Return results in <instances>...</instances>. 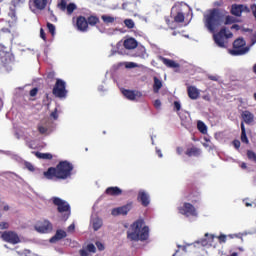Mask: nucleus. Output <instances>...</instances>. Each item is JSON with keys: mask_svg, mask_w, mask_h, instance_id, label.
Masks as SVG:
<instances>
[{"mask_svg": "<svg viewBox=\"0 0 256 256\" xmlns=\"http://www.w3.org/2000/svg\"><path fill=\"white\" fill-rule=\"evenodd\" d=\"M76 27L78 31H82L83 33H85V31L89 29L87 18H85V16H78L76 18Z\"/></svg>", "mask_w": 256, "mask_h": 256, "instance_id": "16", "label": "nucleus"}, {"mask_svg": "<svg viewBox=\"0 0 256 256\" xmlns=\"http://www.w3.org/2000/svg\"><path fill=\"white\" fill-rule=\"evenodd\" d=\"M92 227L94 231H99L103 227V220L99 217H96L92 220Z\"/></svg>", "mask_w": 256, "mask_h": 256, "instance_id": "29", "label": "nucleus"}, {"mask_svg": "<svg viewBox=\"0 0 256 256\" xmlns=\"http://www.w3.org/2000/svg\"><path fill=\"white\" fill-rule=\"evenodd\" d=\"M231 38H233V33L227 30V27H222L218 33L213 35L214 43L222 49L227 47V39Z\"/></svg>", "mask_w": 256, "mask_h": 256, "instance_id": "5", "label": "nucleus"}, {"mask_svg": "<svg viewBox=\"0 0 256 256\" xmlns=\"http://www.w3.org/2000/svg\"><path fill=\"white\" fill-rule=\"evenodd\" d=\"M197 129L198 131H200V133H202L203 135H205L207 133V125H205L203 123V121H198L197 123Z\"/></svg>", "mask_w": 256, "mask_h": 256, "instance_id": "31", "label": "nucleus"}, {"mask_svg": "<svg viewBox=\"0 0 256 256\" xmlns=\"http://www.w3.org/2000/svg\"><path fill=\"white\" fill-rule=\"evenodd\" d=\"M65 237H67V232L57 230L55 235L50 239V243H57V241H61V239H65Z\"/></svg>", "mask_w": 256, "mask_h": 256, "instance_id": "22", "label": "nucleus"}, {"mask_svg": "<svg viewBox=\"0 0 256 256\" xmlns=\"http://www.w3.org/2000/svg\"><path fill=\"white\" fill-rule=\"evenodd\" d=\"M86 249L89 253H95V251H97V248H95L94 244H88Z\"/></svg>", "mask_w": 256, "mask_h": 256, "instance_id": "41", "label": "nucleus"}, {"mask_svg": "<svg viewBox=\"0 0 256 256\" xmlns=\"http://www.w3.org/2000/svg\"><path fill=\"white\" fill-rule=\"evenodd\" d=\"M155 109H161V100L157 99L154 101Z\"/></svg>", "mask_w": 256, "mask_h": 256, "instance_id": "50", "label": "nucleus"}, {"mask_svg": "<svg viewBox=\"0 0 256 256\" xmlns=\"http://www.w3.org/2000/svg\"><path fill=\"white\" fill-rule=\"evenodd\" d=\"M9 227V223L7 222H1L0 223V229L3 230V229H7Z\"/></svg>", "mask_w": 256, "mask_h": 256, "instance_id": "51", "label": "nucleus"}, {"mask_svg": "<svg viewBox=\"0 0 256 256\" xmlns=\"http://www.w3.org/2000/svg\"><path fill=\"white\" fill-rule=\"evenodd\" d=\"M57 7L58 9H60V11H63L64 13H66V15H73V12L77 11V4L75 3L67 4V0H61L57 4Z\"/></svg>", "mask_w": 256, "mask_h": 256, "instance_id": "10", "label": "nucleus"}, {"mask_svg": "<svg viewBox=\"0 0 256 256\" xmlns=\"http://www.w3.org/2000/svg\"><path fill=\"white\" fill-rule=\"evenodd\" d=\"M68 231H75V224H71V225L68 227Z\"/></svg>", "mask_w": 256, "mask_h": 256, "instance_id": "55", "label": "nucleus"}, {"mask_svg": "<svg viewBox=\"0 0 256 256\" xmlns=\"http://www.w3.org/2000/svg\"><path fill=\"white\" fill-rule=\"evenodd\" d=\"M230 12L232 15H235V17H241V14L243 13V5H232Z\"/></svg>", "mask_w": 256, "mask_h": 256, "instance_id": "24", "label": "nucleus"}, {"mask_svg": "<svg viewBox=\"0 0 256 256\" xmlns=\"http://www.w3.org/2000/svg\"><path fill=\"white\" fill-rule=\"evenodd\" d=\"M35 155L38 159H45L48 161H51V159H53V154H51V153L35 152Z\"/></svg>", "mask_w": 256, "mask_h": 256, "instance_id": "30", "label": "nucleus"}, {"mask_svg": "<svg viewBox=\"0 0 256 256\" xmlns=\"http://www.w3.org/2000/svg\"><path fill=\"white\" fill-rule=\"evenodd\" d=\"M131 209H133V202H128L123 206L114 208L112 210V215H114V217H117V215H127Z\"/></svg>", "mask_w": 256, "mask_h": 256, "instance_id": "13", "label": "nucleus"}, {"mask_svg": "<svg viewBox=\"0 0 256 256\" xmlns=\"http://www.w3.org/2000/svg\"><path fill=\"white\" fill-rule=\"evenodd\" d=\"M232 145H233V147H235V149H240V147H241V141H239V140H233Z\"/></svg>", "mask_w": 256, "mask_h": 256, "instance_id": "42", "label": "nucleus"}, {"mask_svg": "<svg viewBox=\"0 0 256 256\" xmlns=\"http://www.w3.org/2000/svg\"><path fill=\"white\" fill-rule=\"evenodd\" d=\"M241 117L246 125H251V123L255 121V115H253L249 110L243 111Z\"/></svg>", "mask_w": 256, "mask_h": 256, "instance_id": "20", "label": "nucleus"}, {"mask_svg": "<svg viewBox=\"0 0 256 256\" xmlns=\"http://www.w3.org/2000/svg\"><path fill=\"white\" fill-rule=\"evenodd\" d=\"M178 211L180 215L185 217H197V209L189 202H185L183 206L178 207Z\"/></svg>", "mask_w": 256, "mask_h": 256, "instance_id": "8", "label": "nucleus"}, {"mask_svg": "<svg viewBox=\"0 0 256 256\" xmlns=\"http://www.w3.org/2000/svg\"><path fill=\"white\" fill-rule=\"evenodd\" d=\"M254 99H255V101H256V92L254 93Z\"/></svg>", "mask_w": 256, "mask_h": 256, "instance_id": "63", "label": "nucleus"}, {"mask_svg": "<svg viewBox=\"0 0 256 256\" xmlns=\"http://www.w3.org/2000/svg\"><path fill=\"white\" fill-rule=\"evenodd\" d=\"M47 79H50L51 81H53V79H55V72L53 71L48 72Z\"/></svg>", "mask_w": 256, "mask_h": 256, "instance_id": "48", "label": "nucleus"}, {"mask_svg": "<svg viewBox=\"0 0 256 256\" xmlns=\"http://www.w3.org/2000/svg\"><path fill=\"white\" fill-rule=\"evenodd\" d=\"M52 93L58 99H65L67 97V83L61 79H56V83L53 87Z\"/></svg>", "mask_w": 256, "mask_h": 256, "instance_id": "7", "label": "nucleus"}, {"mask_svg": "<svg viewBox=\"0 0 256 256\" xmlns=\"http://www.w3.org/2000/svg\"><path fill=\"white\" fill-rule=\"evenodd\" d=\"M137 201L141 203L142 207H149V204L151 203L149 194L145 190H140L138 192Z\"/></svg>", "mask_w": 256, "mask_h": 256, "instance_id": "15", "label": "nucleus"}, {"mask_svg": "<svg viewBox=\"0 0 256 256\" xmlns=\"http://www.w3.org/2000/svg\"><path fill=\"white\" fill-rule=\"evenodd\" d=\"M24 166L28 169V171H31L32 173L35 171V166H33L31 162L24 163Z\"/></svg>", "mask_w": 256, "mask_h": 256, "instance_id": "40", "label": "nucleus"}, {"mask_svg": "<svg viewBox=\"0 0 256 256\" xmlns=\"http://www.w3.org/2000/svg\"><path fill=\"white\" fill-rule=\"evenodd\" d=\"M241 169H247V164L245 162H243L241 165H240Z\"/></svg>", "mask_w": 256, "mask_h": 256, "instance_id": "58", "label": "nucleus"}, {"mask_svg": "<svg viewBox=\"0 0 256 256\" xmlns=\"http://www.w3.org/2000/svg\"><path fill=\"white\" fill-rule=\"evenodd\" d=\"M40 37L43 39V41H47V36L45 34V30L43 28L40 29Z\"/></svg>", "mask_w": 256, "mask_h": 256, "instance_id": "46", "label": "nucleus"}, {"mask_svg": "<svg viewBox=\"0 0 256 256\" xmlns=\"http://www.w3.org/2000/svg\"><path fill=\"white\" fill-rule=\"evenodd\" d=\"M175 23H183L185 21V14L183 12H178L174 17Z\"/></svg>", "mask_w": 256, "mask_h": 256, "instance_id": "32", "label": "nucleus"}, {"mask_svg": "<svg viewBox=\"0 0 256 256\" xmlns=\"http://www.w3.org/2000/svg\"><path fill=\"white\" fill-rule=\"evenodd\" d=\"M247 157L250 161H253L254 163H256V153L253 152V150L247 151Z\"/></svg>", "mask_w": 256, "mask_h": 256, "instance_id": "35", "label": "nucleus"}, {"mask_svg": "<svg viewBox=\"0 0 256 256\" xmlns=\"http://www.w3.org/2000/svg\"><path fill=\"white\" fill-rule=\"evenodd\" d=\"M187 191L189 194L186 196V199H188V201H191V203H193V205H195V203H199V201H201V193H199V191H197V189L195 188V186L193 184L187 185Z\"/></svg>", "mask_w": 256, "mask_h": 256, "instance_id": "9", "label": "nucleus"}, {"mask_svg": "<svg viewBox=\"0 0 256 256\" xmlns=\"http://www.w3.org/2000/svg\"><path fill=\"white\" fill-rule=\"evenodd\" d=\"M149 231V226L145 225V220L140 218L130 225V231H127V239L129 241H147Z\"/></svg>", "mask_w": 256, "mask_h": 256, "instance_id": "2", "label": "nucleus"}, {"mask_svg": "<svg viewBox=\"0 0 256 256\" xmlns=\"http://www.w3.org/2000/svg\"><path fill=\"white\" fill-rule=\"evenodd\" d=\"M38 131L40 135H45L49 131V128L45 126L38 125Z\"/></svg>", "mask_w": 256, "mask_h": 256, "instance_id": "39", "label": "nucleus"}, {"mask_svg": "<svg viewBox=\"0 0 256 256\" xmlns=\"http://www.w3.org/2000/svg\"><path fill=\"white\" fill-rule=\"evenodd\" d=\"M138 42L135 40V38H128L124 41V47L125 49H137Z\"/></svg>", "mask_w": 256, "mask_h": 256, "instance_id": "23", "label": "nucleus"}, {"mask_svg": "<svg viewBox=\"0 0 256 256\" xmlns=\"http://www.w3.org/2000/svg\"><path fill=\"white\" fill-rule=\"evenodd\" d=\"M156 153H157L158 157H163V153H161V150H156Z\"/></svg>", "mask_w": 256, "mask_h": 256, "instance_id": "59", "label": "nucleus"}, {"mask_svg": "<svg viewBox=\"0 0 256 256\" xmlns=\"http://www.w3.org/2000/svg\"><path fill=\"white\" fill-rule=\"evenodd\" d=\"M34 229L38 233H51L53 231V224L49 220L39 221L34 226Z\"/></svg>", "mask_w": 256, "mask_h": 256, "instance_id": "11", "label": "nucleus"}, {"mask_svg": "<svg viewBox=\"0 0 256 256\" xmlns=\"http://www.w3.org/2000/svg\"><path fill=\"white\" fill-rule=\"evenodd\" d=\"M37 93H39V89L33 88L32 90H30V97H36Z\"/></svg>", "mask_w": 256, "mask_h": 256, "instance_id": "45", "label": "nucleus"}, {"mask_svg": "<svg viewBox=\"0 0 256 256\" xmlns=\"http://www.w3.org/2000/svg\"><path fill=\"white\" fill-rule=\"evenodd\" d=\"M4 211H9V205L4 206Z\"/></svg>", "mask_w": 256, "mask_h": 256, "instance_id": "60", "label": "nucleus"}, {"mask_svg": "<svg viewBox=\"0 0 256 256\" xmlns=\"http://www.w3.org/2000/svg\"><path fill=\"white\" fill-rule=\"evenodd\" d=\"M158 59L163 63V65H165L169 69H179L180 67L179 63L175 62L172 59L165 58L163 56H158Z\"/></svg>", "mask_w": 256, "mask_h": 256, "instance_id": "17", "label": "nucleus"}, {"mask_svg": "<svg viewBox=\"0 0 256 256\" xmlns=\"http://www.w3.org/2000/svg\"><path fill=\"white\" fill-rule=\"evenodd\" d=\"M124 25L128 29H133V27H135V22L132 19H126V20H124Z\"/></svg>", "mask_w": 256, "mask_h": 256, "instance_id": "36", "label": "nucleus"}, {"mask_svg": "<svg viewBox=\"0 0 256 256\" xmlns=\"http://www.w3.org/2000/svg\"><path fill=\"white\" fill-rule=\"evenodd\" d=\"M3 241L6 243H11L12 245H17V243L21 242L19 235L13 231H5L1 235Z\"/></svg>", "mask_w": 256, "mask_h": 256, "instance_id": "12", "label": "nucleus"}, {"mask_svg": "<svg viewBox=\"0 0 256 256\" xmlns=\"http://www.w3.org/2000/svg\"><path fill=\"white\" fill-rule=\"evenodd\" d=\"M231 29H235V31H239V29H241V26H239V24H233L231 26Z\"/></svg>", "mask_w": 256, "mask_h": 256, "instance_id": "53", "label": "nucleus"}, {"mask_svg": "<svg viewBox=\"0 0 256 256\" xmlns=\"http://www.w3.org/2000/svg\"><path fill=\"white\" fill-rule=\"evenodd\" d=\"M176 151H177L178 155H181V153H183V149L181 147H178L176 149Z\"/></svg>", "mask_w": 256, "mask_h": 256, "instance_id": "57", "label": "nucleus"}, {"mask_svg": "<svg viewBox=\"0 0 256 256\" xmlns=\"http://www.w3.org/2000/svg\"><path fill=\"white\" fill-rule=\"evenodd\" d=\"M50 117H53V119L56 121V119H59V114H57V108L50 114Z\"/></svg>", "mask_w": 256, "mask_h": 256, "instance_id": "47", "label": "nucleus"}, {"mask_svg": "<svg viewBox=\"0 0 256 256\" xmlns=\"http://www.w3.org/2000/svg\"><path fill=\"white\" fill-rule=\"evenodd\" d=\"M96 247L98 251H105V245H103L101 242H96Z\"/></svg>", "mask_w": 256, "mask_h": 256, "instance_id": "44", "label": "nucleus"}, {"mask_svg": "<svg viewBox=\"0 0 256 256\" xmlns=\"http://www.w3.org/2000/svg\"><path fill=\"white\" fill-rule=\"evenodd\" d=\"M122 94L126 99H129V101H135L136 99H141L143 97V93L137 91V90H127L124 89L122 91Z\"/></svg>", "mask_w": 256, "mask_h": 256, "instance_id": "14", "label": "nucleus"}, {"mask_svg": "<svg viewBox=\"0 0 256 256\" xmlns=\"http://www.w3.org/2000/svg\"><path fill=\"white\" fill-rule=\"evenodd\" d=\"M241 141L242 143H245L246 145H249V138H247V132L245 130V124L241 122Z\"/></svg>", "mask_w": 256, "mask_h": 256, "instance_id": "28", "label": "nucleus"}, {"mask_svg": "<svg viewBox=\"0 0 256 256\" xmlns=\"http://www.w3.org/2000/svg\"><path fill=\"white\" fill-rule=\"evenodd\" d=\"M47 29H48L49 33L52 35V37H54L55 26L53 24H51V22H47Z\"/></svg>", "mask_w": 256, "mask_h": 256, "instance_id": "38", "label": "nucleus"}, {"mask_svg": "<svg viewBox=\"0 0 256 256\" xmlns=\"http://www.w3.org/2000/svg\"><path fill=\"white\" fill-rule=\"evenodd\" d=\"M208 79H210V81H219V78L213 75L208 76Z\"/></svg>", "mask_w": 256, "mask_h": 256, "instance_id": "54", "label": "nucleus"}, {"mask_svg": "<svg viewBox=\"0 0 256 256\" xmlns=\"http://www.w3.org/2000/svg\"><path fill=\"white\" fill-rule=\"evenodd\" d=\"M80 256H89V251L85 249L80 250Z\"/></svg>", "mask_w": 256, "mask_h": 256, "instance_id": "52", "label": "nucleus"}, {"mask_svg": "<svg viewBox=\"0 0 256 256\" xmlns=\"http://www.w3.org/2000/svg\"><path fill=\"white\" fill-rule=\"evenodd\" d=\"M1 31H2L3 33H11V31H9L8 28H1Z\"/></svg>", "mask_w": 256, "mask_h": 256, "instance_id": "56", "label": "nucleus"}, {"mask_svg": "<svg viewBox=\"0 0 256 256\" xmlns=\"http://www.w3.org/2000/svg\"><path fill=\"white\" fill-rule=\"evenodd\" d=\"M218 240H219V243H226L227 241V236L225 234H221L219 237H218Z\"/></svg>", "mask_w": 256, "mask_h": 256, "instance_id": "43", "label": "nucleus"}, {"mask_svg": "<svg viewBox=\"0 0 256 256\" xmlns=\"http://www.w3.org/2000/svg\"><path fill=\"white\" fill-rule=\"evenodd\" d=\"M101 19L106 25H109V23H115V18L113 16L109 15H102Z\"/></svg>", "mask_w": 256, "mask_h": 256, "instance_id": "33", "label": "nucleus"}, {"mask_svg": "<svg viewBox=\"0 0 256 256\" xmlns=\"http://www.w3.org/2000/svg\"><path fill=\"white\" fill-rule=\"evenodd\" d=\"M130 67H135V63L131 62Z\"/></svg>", "mask_w": 256, "mask_h": 256, "instance_id": "61", "label": "nucleus"}, {"mask_svg": "<svg viewBox=\"0 0 256 256\" xmlns=\"http://www.w3.org/2000/svg\"><path fill=\"white\" fill-rule=\"evenodd\" d=\"M233 23H237V18L231 15L225 17L224 25H233Z\"/></svg>", "mask_w": 256, "mask_h": 256, "instance_id": "34", "label": "nucleus"}, {"mask_svg": "<svg viewBox=\"0 0 256 256\" xmlns=\"http://www.w3.org/2000/svg\"><path fill=\"white\" fill-rule=\"evenodd\" d=\"M51 201L55 207H57L58 213H64L62 216V219L64 221H67L69 217H71V205H69V202L59 198V197H52Z\"/></svg>", "mask_w": 256, "mask_h": 256, "instance_id": "4", "label": "nucleus"}, {"mask_svg": "<svg viewBox=\"0 0 256 256\" xmlns=\"http://www.w3.org/2000/svg\"><path fill=\"white\" fill-rule=\"evenodd\" d=\"M105 195L109 197H119V195H123V190L117 186H111L105 190Z\"/></svg>", "mask_w": 256, "mask_h": 256, "instance_id": "19", "label": "nucleus"}, {"mask_svg": "<svg viewBox=\"0 0 256 256\" xmlns=\"http://www.w3.org/2000/svg\"><path fill=\"white\" fill-rule=\"evenodd\" d=\"M186 155L188 157H199V155H201V150L197 147L188 148Z\"/></svg>", "mask_w": 256, "mask_h": 256, "instance_id": "26", "label": "nucleus"}, {"mask_svg": "<svg viewBox=\"0 0 256 256\" xmlns=\"http://www.w3.org/2000/svg\"><path fill=\"white\" fill-rule=\"evenodd\" d=\"M153 92L154 93H159V91H161V88L163 87V81H161L160 79L157 78V76L153 77Z\"/></svg>", "mask_w": 256, "mask_h": 256, "instance_id": "25", "label": "nucleus"}, {"mask_svg": "<svg viewBox=\"0 0 256 256\" xmlns=\"http://www.w3.org/2000/svg\"><path fill=\"white\" fill-rule=\"evenodd\" d=\"M187 93H188V97L192 100H196L199 99V89H197V87L195 86H188L187 87Z\"/></svg>", "mask_w": 256, "mask_h": 256, "instance_id": "21", "label": "nucleus"}, {"mask_svg": "<svg viewBox=\"0 0 256 256\" xmlns=\"http://www.w3.org/2000/svg\"><path fill=\"white\" fill-rule=\"evenodd\" d=\"M230 55H234V57L247 55L249 53V46H247V42L243 38H238L233 42V49L229 51Z\"/></svg>", "mask_w": 256, "mask_h": 256, "instance_id": "6", "label": "nucleus"}, {"mask_svg": "<svg viewBox=\"0 0 256 256\" xmlns=\"http://www.w3.org/2000/svg\"><path fill=\"white\" fill-rule=\"evenodd\" d=\"M221 23H223V15L217 8L209 10V12L204 15V25L210 33H215V29L220 27Z\"/></svg>", "mask_w": 256, "mask_h": 256, "instance_id": "3", "label": "nucleus"}, {"mask_svg": "<svg viewBox=\"0 0 256 256\" xmlns=\"http://www.w3.org/2000/svg\"><path fill=\"white\" fill-rule=\"evenodd\" d=\"M174 109L176 111H181V103L179 101L174 102Z\"/></svg>", "mask_w": 256, "mask_h": 256, "instance_id": "49", "label": "nucleus"}, {"mask_svg": "<svg viewBox=\"0 0 256 256\" xmlns=\"http://www.w3.org/2000/svg\"><path fill=\"white\" fill-rule=\"evenodd\" d=\"M231 239H233V237H238L237 234L235 235H230Z\"/></svg>", "mask_w": 256, "mask_h": 256, "instance_id": "62", "label": "nucleus"}, {"mask_svg": "<svg viewBox=\"0 0 256 256\" xmlns=\"http://www.w3.org/2000/svg\"><path fill=\"white\" fill-rule=\"evenodd\" d=\"M86 20L88 25H90V27H95V25H99V23H101V20H99V17L95 15L88 16Z\"/></svg>", "mask_w": 256, "mask_h": 256, "instance_id": "27", "label": "nucleus"}, {"mask_svg": "<svg viewBox=\"0 0 256 256\" xmlns=\"http://www.w3.org/2000/svg\"><path fill=\"white\" fill-rule=\"evenodd\" d=\"M1 1H3V0H0V3H1Z\"/></svg>", "mask_w": 256, "mask_h": 256, "instance_id": "64", "label": "nucleus"}, {"mask_svg": "<svg viewBox=\"0 0 256 256\" xmlns=\"http://www.w3.org/2000/svg\"><path fill=\"white\" fill-rule=\"evenodd\" d=\"M25 3V0H12L11 5H13L14 9L17 7H21Z\"/></svg>", "mask_w": 256, "mask_h": 256, "instance_id": "37", "label": "nucleus"}, {"mask_svg": "<svg viewBox=\"0 0 256 256\" xmlns=\"http://www.w3.org/2000/svg\"><path fill=\"white\" fill-rule=\"evenodd\" d=\"M73 171V164L69 161H60L56 167H50L47 171L43 173L46 179H69Z\"/></svg>", "mask_w": 256, "mask_h": 256, "instance_id": "1", "label": "nucleus"}, {"mask_svg": "<svg viewBox=\"0 0 256 256\" xmlns=\"http://www.w3.org/2000/svg\"><path fill=\"white\" fill-rule=\"evenodd\" d=\"M47 0H29L30 7H34L38 11H43L47 7Z\"/></svg>", "mask_w": 256, "mask_h": 256, "instance_id": "18", "label": "nucleus"}]
</instances>
